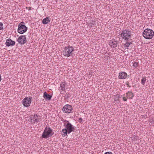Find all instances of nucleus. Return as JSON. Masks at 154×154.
Masks as SVG:
<instances>
[{
    "label": "nucleus",
    "instance_id": "5701e85b",
    "mask_svg": "<svg viewBox=\"0 0 154 154\" xmlns=\"http://www.w3.org/2000/svg\"><path fill=\"white\" fill-rule=\"evenodd\" d=\"M3 29V24L1 22H0V30H2Z\"/></svg>",
    "mask_w": 154,
    "mask_h": 154
},
{
    "label": "nucleus",
    "instance_id": "b1692460",
    "mask_svg": "<svg viewBox=\"0 0 154 154\" xmlns=\"http://www.w3.org/2000/svg\"><path fill=\"white\" fill-rule=\"evenodd\" d=\"M104 58L105 59L107 60L108 59V57H109V56L108 55V54L107 53H105L104 54Z\"/></svg>",
    "mask_w": 154,
    "mask_h": 154
},
{
    "label": "nucleus",
    "instance_id": "393cba45",
    "mask_svg": "<svg viewBox=\"0 0 154 154\" xmlns=\"http://www.w3.org/2000/svg\"><path fill=\"white\" fill-rule=\"evenodd\" d=\"M78 122L79 123L82 124V123H83V120H82V118H79L78 120Z\"/></svg>",
    "mask_w": 154,
    "mask_h": 154
},
{
    "label": "nucleus",
    "instance_id": "a878e982",
    "mask_svg": "<svg viewBox=\"0 0 154 154\" xmlns=\"http://www.w3.org/2000/svg\"><path fill=\"white\" fill-rule=\"evenodd\" d=\"M104 154H113L112 152H106Z\"/></svg>",
    "mask_w": 154,
    "mask_h": 154
},
{
    "label": "nucleus",
    "instance_id": "cd10ccee",
    "mask_svg": "<svg viewBox=\"0 0 154 154\" xmlns=\"http://www.w3.org/2000/svg\"><path fill=\"white\" fill-rule=\"evenodd\" d=\"M1 80H2L1 76V75H0V82H1Z\"/></svg>",
    "mask_w": 154,
    "mask_h": 154
},
{
    "label": "nucleus",
    "instance_id": "4be33fe9",
    "mask_svg": "<svg viewBox=\"0 0 154 154\" xmlns=\"http://www.w3.org/2000/svg\"><path fill=\"white\" fill-rule=\"evenodd\" d=\"M138 66V63L137 62H134L133 64V66L135 67H137Z\"/></svg>",
    "mask_w": 154,
    "mask_h": 154
},
{
    "label": "nucleus",
    "instance_id": "f8f14e48",
    "mask_svg": "<svg viewBox=\"0 0 154 154\" xmlns=\"http://www.w3.org/2000/svg\"><path fill=\"white\" fill-rule=\"evenodd\" d=\"M127 76V73L124 72H121L119 73V78L120 79H125Z\"/></svg>",
    "mask_w": 154,
    "mask_h": 154
},
{
    "label": "nucleus",
    "instance_id": "dca6fc26",
    "mask_svg": "<svg viewBox=\"0 0 154 154\" xmlns=\"http://www.w3.org/2000/svg\"><path fill=\"white\" fill-rule=\"evenodd\" d=\"M50 21V20L49 19L48 17H47L43 20L42 21V23L44 24H46Z\"/></svg>",
    "mask_w": 154,
    "mask_h": 154
},
{
    "label": "nucleus",
    "instance_id": "f257e3e1",
    "mask_svg": "<svg viewBox=\"0 0 154 154\" xmlns=\"http://www.w3.org/2000/svg\"><path fill=\"white\" fill-rule=\"evenodd\" d=\"M120 35L122 39L125 41H129L131 37V32L128 29L123 30Z\"/></svg>",
    "mask_w": 154,
    "mask_h": 154
},
{
    "label": "nucleus",
    "instance_id": "9b49d317",
    "mask_svg": "<svg viewBox=\"0 0 154 154\" xmlns=\"http://www.w3.org/2000/svg\"><path fill=\"white\" fill-rule=\"evenodd\" d=\"M31 122L32 123L37 122L39 121V119L37 114H34L31 116Z\"/></svg>",
    "mask_w": 154,
    "mask_h": 154
},
{
    "label": "nucleus",
    "instance_id": "2eb2a0df",
    "mask_svg": "<svg viewBox=\"0 0 154 154\" xmlns=\"http://www.w3.org/2000/svg\"><path fill=\"white\" fill-rule=\"evenodd\" d=\"M126 95L127 97L130 99H132L134 96L133 93L132 92L130 91H128Z\"/></svg>",
    "mask_w": 154,
    "mask_h": 154
},
{
    "label": "nucleus",
    "instance_id": "4468645a",
    "mask_svg": "<svg viewBox=\"0 0 154 154\" xmlns=\"http://www.w3.org/2000/svg\"><path fill=\"white\" fill-rule=\"evenodd\" d=\"M51 96L50 95L47 94L46 92H45L44 94V97L46 100H50L51 98Z\"/></svg>",
    "mask_w": 154,
    "mask_h": 154
},
{
    "label": "nucleus",
    "instance_id": "20e7f679",
    "mask_svg": "<svg viewBox=\"0 0 154 154\" xmlns=\"http://www.w3.org/2000/svg\"><path fill=\"white\" fill-rule=\"evenodd\" d=\"M53 134L52 130L50 128L46 127L42 134V137L43 138H47L51 136Z\"/></svg>",
    "mask_w": 154,
    "mask_h": 154
},
{
    "label": "nucleus",
    "instance_id": "a211bd4d",
    "mask_svg": "<svg viewBox=\"0 0 154 154\" xmlns=\"http://www.w3.org/2000/svg\"><path fill=\"white\" fill-rule=\"evenodd\" d=\"M126 42L124 44V46L125 48H128L131 43L129 41H125Z\"/></svg>",
    "mask_w": 154,
    "mask_h": 154
},
{
    "label": "nucleus",
    "instance_id": "aec40b11",
    "mask_svg": "<svg viewBox=\"0 0 154 154\" xmlns=\"http://www.w3.org/2000/svg\"><path fill=\"white\" fill-rule=\"evenodd\" d=\"M146 81V78H143L141 80V84L143 85H144L145 83V82Z\"/></svg>",
    "mask_w": 154,
    "mask_h": 154
},
{
    "label": "nucleus",
    "instance_id": "1a4fd4ad",
    "mask_svg": "<svg viewBox=\"0 0 154 154\" xmlns=\"http://www.w3.org/2000/svg\"><path fill=\"white\" fill-rule=\"evenodd\" d=\"M18 43L21 45H23L26 42V39L25 35H20L17 39Z\"/></svg>",
    "mask_w": 154,
    "mask_h": 154
},
{
    "label": "nucleus",
    "instance_id": "412c9836",
    "mask_svg": "<svg viewBox=\"0 0 154 154\" xmlns=\"http://www.w3.org/2000/svg\"><path fill=\"white\" fill-rule=\"evenodd\" d=\"M120 95L119 94H117L116 95L114 100L115 101L118 100L119 98Z\"/></svg>",
    "mask_w": 154,
    "mask_h": 154
},
{
    "label": "nucleus",
    "instance_id": "0eeeda50",
    "mask_svg": "<svg viewBox=\"0 0 154 154\" xmlns=\"http://www.w3.org/2000/svg\"><path fill=\"white\" fill-rule=\"evenodd\" d=\"M32 97H27L25 98L23 100V106L26 107H28L30 106L31 103Z\"/></svg>",
    "mask_w": 154,
    "mask_h": 154
},
{
    "label": "nucleus",
    "instance_id": "ddd939ff",
    "mask_svg": "<svg viewBox=\"0 0 154 154\" xmlns=\"http://www.w3.org/2000/svg\"><path fill=\"white\" fill-rule=\"evenodd\" d=\"M109 43V44L111 48H115L117 46V42L115 41L110 40Z\"/></svg>",
    "mask_w": 154,
    "mask_h": 154
},
{
    "label": "nucleus",
    "instance_id": "9d476101",
    "mask_svg": "<svg viewBox=\"0 0 154 154\" xmlns=\"http://www.w3.org/2000/svg\"><path fill=\"white\" fill-rule=\"evenodd\" d=\"M5 44L8 47L11 46H13L15 45V42L14 41H12L11 39L8 38L7 39Z\"/></svg>",
    "mask_w": 154,
    "mask_h": 154
},
{
    "label": "nucleus",
    "instance_id": "7ed1b4c3",
    "mask_svg": "<svg viewBox=\"0 0 154 154\" xmlns=\"http://www.w3.org/2000/svg\"><path fill=\"white\" fill-rule=\"evenodd\" d=\"M74 50V48L72 46H68L66 47L63 51V55L65 56L69 57L72 55Z\"/></svg>",
    "mask_w": 154,
    "mask_h": 154
},
{
    "label": "nucleus",
    "instance_id": "423d86ee",
    "mask_svg": "<svg viewBox=\"0 0 154 154\" xmlns=\"http://www.w3.org/2000/svg\"><path fill=\"white\" fill-rule=\"evenodd\" d=\"M24 23L23 22H22L18 25L17 32L20 34H23L24 33L26 32L27 29V28L23 24Z\"/></svg>",
    "mask_w": 154,
    "mask_h": 154
},
{
    "label": "nucleus",
    "instance_id": "6ab92c4d",
    "mask_svg": "<svg viewBox=\"0 0 154 154\" xmlns=\"http://www.w3.org/2000/svg\"><path fill=\"white\" fill-rule=\"evenodd\" d=\"M63 122L64 123V125H72L68 121L64 120Z\"/></svg>",
    "mask_w": 154,
    "mask_h": 154
},
{
    "label": "nucleus",
    "instance_id": "f03ea898",
    "mask_svg": "<svg viewBox=\"0 0 154 154\" xmlns=\"http://www.w3.org/2000/svg\"><path fill=\"white\" fill-rule=\"evenodd\" d=\"M143 37L146 39H151L154 35V32L152 29H145L143 33Z\"/></svg>",
    "mask_w": 154,
    "mask_h": 154
},
{
    "label": "nucleus",
    "instance_id": "39448f33",
    "mask_svg": "<svg viewBox=\"0 0 154 154\" xmlns=\"http://www.w3.org/2000/svg\"><path fill=\"white\" fill-rule=\"evenodd\" d=\"M75 130V128L73 126H66V128L62 130V135L63 136L65 137L67 135V133L69 134Z\"/></svg>",
    "mask_w": 154,
    "mask_h": 154
},
{
    "label": "nucleus",
    "instance_id": "6e6552de",
    "mask_svg": "<svg viewBox=\"0 0 154 154\" xmlns=\"http://www.w3.org/2000/svg\"><path fill=\"white\" fill-rule=\"evenodd\" d=\"M72 109V107L71 105L67 104L63 106L62 110L65 113H69L71 112Z\"/></svg>",
    "mask_w": 154,
    "mask_h": 154
},
{
    "label": "nucleus",
    "instance_id": "bb28decb",
    "mask_svg": "<svg viewBox=\"0 0 154 154\" xmlns=\"http://www.w3.org/2000/svg\"><path fill=\"white\" fill-rule=\"evenodd\" d=\"M123 100L124 101H127V99L125 98V97H123Z\"/></svg>",
    "mask_w": 154,
    "mask_h": 154
},
{
    "label": "nucleus",
    "instance_id": "f3484780",
    "mask_svg": "<svg viewBox=\"0 0 154 154\" xmlns=\"http://www.w3.org/2000/svg\"><path fill=\"white\" fill-rule=\"evenodd\" d=\"M66 83L65 82L61 83L60 84L61 90L62 91H64L65 89V87L66 86Z\"/></svg>",
    "mask_w": 154,
    "mask_h": 154
}]
</instances>
